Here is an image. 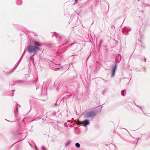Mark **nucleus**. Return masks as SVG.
<instances>
[{
	"instance_id": "obj_3",
	"label": "nucleus",
	"mask_w": 150,
	"mask_h": 150,
	"mask_svg": "<svg viewBox=\"0 0 150 150\" xmlns=\"http://www.w3.org/2000/svg\"><path fill=\"white\" fill-rule=\"evenodd\" d=\"M117 66L116 65H115L114 67H113L112 68V76H114V74L115 73V71L116 69Z\"/></svg>"
},
{
	"instance_id": "obj_4",
	"label": "nucleus",
	"mask_w": 150,
	"mask_h": 150,
	"mask_svg": "<svg viewBox=\"0 0 150 150\" xmlns=\"http://www.w3.org/2000/svg\"><path fill=\"white\" fill-rule=\"evenodd\" d=\"M89 124V122L87 120H85L83 121V125L85 126H86Z\"/></svg>"
},
{
	"instance_id": "obj_11",
	"label": "nucleus",
	"mask_w": 150,
	"mask_h": 150,
	"mask_svg": "<svg viewBox=\"0 0 150 150\" xmlns=\"http://www.w3.org/2000/svg\"><path fill=\"white\" fill-rule=\"evenodd\" d=\"M78 0H75V1L76 2Z\"/></svg>"
},
{
	"instance_id": "obj_7",
	"label": "nucleus",
	"mask_w": 150,
	"mask_h": 150,
	"mask_svg": "<svg viewBox=\"0 0 150 150\" xmlns=\"http://www.w3.org/2000/svg\"><path fill=\"white\" fill-rule=\"evenodd\" d=\"M124 92V90H123L122 91L121 93L122 95L123 96H125L124 94H123V93Z\"/></svg>"
},
{
	"instance_id": "obj_9",
	"label": "nucleus",
	"mask_w": 150,
	"mask_h": 150,
	"mask_svg": "<svg viewBox=\"0 0 150 150\" xmlns=\"http://www.w3.org/2000/svg\"><path fill=\"white\" fill-rule=\"evenodd\" d=\"M35 150H37V149H38L36 147H35Z\"/></svg>"
},
{
	"instance_id": "obj_10",
	"label": "nucleus",
	"mask_w": 150,
	"mask_h": 150,
	"mask_svg": "<svg viewBox=\"0 0 150 150\" xmlns=\"http://www.w3.org/2000/svg\"><path fill=\"white\" fill-rule=\"evenodd\" d=\"M19 64V63H18V64L16 66V67L18 66V65Z\"/></svg>"
},
{
	"instance_id": "obj_2",
	"label": "nucleus",
	"mask_w": 150,
	"mask_h": 150,
	"mask_svg": "<svg viewBox=\"0 0 150 150\" xmlns=\"http://www.w3.org/2000/svg\"><path fill=\"white\" fill-rule=\"evenodd\" d=\"M97 111H91L85 112L84 113V116L86 117H92L95 116L97 112Z\"/></svg>"
},
{
	"instance_id": "obj_1",
	"label": "nucleus",
	"mask_w": 150,
	"mask_h": 150,
	"mask_svg": "<svg viewBox=\"0 0 150 150\" xmlns=\"http://www.w3.org/2000/svg\"><path fill=\"white\" fill-rule=\"evenodd\" d=\"M42 44L39 42L36 41L34 44V45L30 46L28 48L29 52H35L39 49V47L41 46Z\"/></svg>"
},
{
	"instance_id": "obj_8",
	"label": "nucleus",
	"mask_w": 150,
	"mask_h": 150,
	"mask_svg": "<svg viewBox=\"0 0 150 150\" xmlns=\"http://www.w3.org/2000/svg\"><path fill=\"white\" fill-rule=\"evenodd\" d=\"M42 150H46L45 149V148L44 147H42Z\"/></svg>"
},
{
	"instance_id": "obj_5",
	"label": "nucleus",
	"mask_w": 150,
	"mask_h": 150,
	"mask_svg": "<svg viewBox=\"0 0 150 150\" xmlns=\"http://www.w3.org/2000/svg\"><path fill=\"white\" fill-rule=\"evenodd\" d=\"M75 146L76 147L78 148H79L80 146V144L79 143H76Z\"/></svg>"
},
{
	"instance_id": "obj_6",
	"label": "nucleus",
	"mask_w": 150,
	"mask_h": 150,
	"mask_svg": "<svg viewBox=\"0 0 150 150\" xmlns=\"http://www.w3.org/2000/svg\"><path fill=\"white\" fill-rule=\"evenodd\" d=\"M56 68H55L54 69L55 71H57V70L60 69V68L59 67L60 66L57 65Z\"/></svg>"
}]
</instances>
